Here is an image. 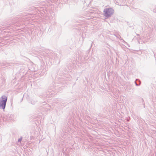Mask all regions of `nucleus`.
Here are the masks:
<instances>
[{
    "instance_id": "nucleus-1",
    "label": "nucleus",
    "mask_w": 156,
    "mask_h": 156,
    "mask_svg": "<svg viewBox=\"0 0 156 156\" xmlns=\"http://www.w3.org/2000/svg\"><path fill=\"white\" fill-rule=\"evenodd\" d=\"M104 16L106 18L110 17L114 12V9L111 8H108L105 9L104 10Z\"/></svg>"
},
{
    "instance_id": "nucleus-2",
    "label": "nucleus",
    "mask_w": 156,
    "mask_h": 156,
    "mask_svg": "<svg viewBox=\"0 0 156 156\" xmlns=\"http://www.w3.org/2000/svg\"><path fill=\"white\" fill-rule=\"evenodd\" d=\"M7 100V97L2 95L0 98V108L4 109L5 108Z\"/></svg>"
},
{
    "instance_id": "nucleus-3",
    "label": "nucleus",
    "mask_w": 156,
    "mask_h": 156,
    "mask_svg": "<svg viewBox=\"0 0 156 156\" xmlns=\"http://www.w3.org/2000/svg\"><path fill=\"white\" fill-rule=\"evenodd\" d=\"M10 119V117L9 115H5L4 118L3 120L5 121H8Z\"/></svg>"
},
{
    "instance_id": "nucleus-4",
    "label": "nucleus",
    "mask_w": 156,
    "mask_h": 156,
    "mask_svg": "<svg viewBox=\"0 0 156 156\" xmlns=\"http://www.w3.org/2000/svg\"><path fill=\"white\" fill-rule=\"evenodd\" d=\"M37 101L36 100H31V104H33V105H34V104Z\"/></svg>"
},
{
    "instance_id": "nucleus-5",
    "label": "nucleus",
    "mask_w": 156,
    "mask_h": 156,
    "mask_svg": "<svg viewBox=\"0 0 156 156\" xmlns=\"http://www.w3.org/2000/svg\"><path fill=\"white\" fill-rule=\"evenodd\" d=\"M115 35L118 38H119V39H120V38H121V37L120 36V35Z\"/></svg>"
},
{
    "instance_id": "nucleus-6",
    "label": "nucleus",
    "mask_w": 156,
    "mask_h": 156,
    "mask_svg": "<svg viewBox=\"0 0 156 156\" xmlns=\"http://www.w3.org/2000/svg\"><path fill=\"white\" fill-rule=\"evenodd\" d=\"M22 137H21L20 138H19L18 140V142H20L22 140Z\"/></svg>"
},
{
    "instance_id": "nucleus-7",
    "label": "nucleus",
    "mask_w": 156,
    "mask_h": 156,
    "mask_svg": "<svg viewBox=\"0 0 156 156\" xmlns=\"http://www.w3.org/2000/svg\"><path fill=\"white\" fill-rule=\"evenodd\" d=\"M35 8V9H37L39 11H41V10H40V8H39L38 7H34Z\"/></svg>"
},
{
    "instance_id": "nucleus-8",
    "label": "nucleus",
    "mask_w": 156,
    "mask_h": 156,
    "mask_svg": "<svg viewBox=\"0 0 156 156\" xmlns=\"http://www.w3.org/2000/svg\"><path fill=\"white\" fill-rule=\"evenodd\" d=\"M153 11L154 12H156V6H155V8L153 9Z\"/></svg>"
},
{
    "instance_id": "nucleus-9",
    "label": "nucleus",
    "mask_w": 156,
    "mask_h": 156,
    "mask_svg": "<svg viewBox=\"0 0 156 156\" xmlns=\"http://www.w3.org/2000/svg\"><path fill=\"white\" fill-rule=\"evenodd\" d=\"M135 83L136 85V86H139L140 85V84H137L136 83V81H135Z\"/></svg>"
},
{
    "instance_id": "nucleus-10",
    "label": "nucleus",
    "mask_w": 156,
    "mask_h": 156,
    "mask_svg": "<svg viewBox=\"0 0 156 156\" xmlns=\"http://www.w3.org/2000/svg\"><path fill=\"white\" fill-rule=\"evenodd\" d=\"M120 39L122 40V42L126 43V42L123 39Z\"/></svg>"
},
{
    "instance_id": "nucleus-11",
    "label": "nucleus",
    "mask_w": 156,
    "mask_h": 156,
    "mask_svg": "<svg viewBox=\"0 0 156 156\" xmlns=\"http://www.w3.org/2000/svg\"><path fill=\"white\" fill-rule=\"evenodd\" d=\"M144 108H145V105H144Z\"/></svg>"
},
{
    "instance_id": "nucleus-12",
    "label": "nucleus",
    "mask_w": 156,
    "mask_h": 156,
    "mask_svg": "<svg viewBox=\"0 0 156 156\" xmlns=\"http://www.w3.org/2000/svg\"><path fill=\"white\" fill-rule=\"evenodd\" d=\"M48 97L49 98V96H48Z\"/></svg>"
},
{
    "instance_id": "nucleus-13",
    "label": "nucleus",
    "mask_w": 156,
    "mask_h": 156,
    "mask_svg": "<svg viewBox=\"0 0 156 156\" xmlns=\"http://www.w3.org/2000/svg\"><path fill=\"white\" fill-rule=\"evenodd\" d=\"M48 95H47L46 96V97H47V96Z\"/></svg>"
}]
</instances>
